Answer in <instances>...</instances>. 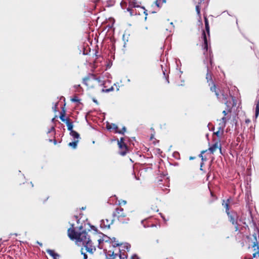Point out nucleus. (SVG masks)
<instances>
[{
	"label": "nucleus",
	"mask_w": 259,
	"mask_h": 259,
	"mask_svg": "<svg viewBox=\"0 0 259 259\" xmlns=\"http://www.w3.org/2000/svg\"><path fill=\"white\" fill-rule=\"evenodd\" d=\"M110 242L112 243V248L108 251L104 250L107 259H115L117 257L119 259L127 258L126 252L129 251L131 247L128 243H119L114 237L110 238Z\"/></svg>",
	"instance_id": "1"
},
{
	"label": "nucleus",
	"mask_w": 259,
	"mask_h": 259,
	"mask_svg": "<svg viewBox=\"0 0 259 259\" xmlns=\"http://www.w3.org/2000/svg\"><path fill=\"white\" fill-rule=\"evenodd\" d=\"M68 235L71 239H76L78 243L82 244L89 253L92 254L96 250V247L93 245L90 237L86 231L78 233L73 229L69 228L68 230Z\"/></svg>",
	"instance_id": "2"
},
{
	"label": "nucleus",
	"mask_w": 259,
	"mask_h": 259,
	"mask_svg": "<svg viewBox=\"0 0 259 259\" xmlns=\"http://www.w3.org/2000/svg\"><path fill=\"white\" fill-rule=\"evenodd\" d=\"M95 81H97L101 86H104L107 81L102 80L100 77H96L94 75H92L91 76L85 77L83 79V83L89 87H93V82Z\"/></svg>",
	"instance_id": "3"
},
{
	"label": "nucleus",
	"mask_w": 259,
	"mask_h": 259,
	"mask_svg": "<svg viewBox=\"0 0 259 259\" xmlns=\"http://www.w3.org/2000/svg\"><path fill=\"white\" fill-rule=\"evenodd\" d=\"M118 145L119 148V153L120 155L124 156L128 152L127 147L124 142L123 138H121L120 140L118 141Z\"/></svg>",
	"instance_id": "4"
},
{
	"label": "nucleus",
	"mask_w": 259,
	"mask_h": 259,
	"mask_svg": "<svg viewBox=\"0 0 259 259\" xmlns=\"http://www.w3.org/2000/svg\"><path fill=\"white\" fill-rule=\"evenodd\" d=\"M207 71H208V68H207ZM206 78L208 82L210 81V82H211V83L212 84V85L210 87V90L212 92H215V94L217 97L218 98V99H221V98L220 96L219 93V92L216 89L215 85L212 81L211 75L209 74L208 72H207V73L206 74Z\"/></svg>",
	"instance_id": "5"
},
{
	"label": "nucleus",
	"mask_w": 259,
	"mask_h": 259,
	"mask_svg": "<svg viewBox=\"0 0 259 259\" xmlns=\"http://www.w3.org/2000/svg\"><path fill=\"white\" fill-rule=\"evenodd\" d=\"M107 128L108 130H114L115 133H118L122 135H123L126 131V128L125 126L122 127V130H119L117 125L114 123H107Z\"/></svg>",
	"instance_id": "6"
},
{
	"label": "nucleus",
	"mask_w": 259,
	"mask_h": 259,
	"mask_svg": "<svg viewBox=\"0 0 259 259\" xmlns=\"http://www.w3.org/2000/svg\"><path fill=\"white\" fill-rule=\"evenodd\" d=\"M113 215L114 217H117L118 219H119L120 218H123L125 216L123 212V209L121 207L117 208Z\"/></svg>",
	"instance_id": "7"
},
{
	"label": "nucleus",
	"mask_w": 259,
	"mask_h": 259,
	"mask_svg": "<svg viewBox=\"0 0 259 259\" xmlns=\"http://www.w3.org/2000/svg\"><path fill=\"white\" fill-rule=\"evenodd\" d=\"M218 149H219L220 153H222L221 144H220L219 142H216L210 146L208 150L210 151L211 153L213 154Z\"/></svg>",
	"instance_id": "8"
},
{
	"label": "nucleus",
	"mask_w": 259,
	"mask_h": 259,
	"mask_svg": "<svg viewBox=\"0 0 259 259\" xmlns=\"http://www.w3.org/2000/svg\"><path fill=\"white\" fill-rule=\"evenodd\" d=\"M110 238L108 237L107 236H104L102 238V239H100L98 240L99 242V247L100 248H102L103 247V245H101V244L102 243L105 242V243H107L108 242H110Z\"/></svg>",
	"instance_id": "9"
},
{
	"label": "nucleus",
	"mask_w": 259,
	"mask_h": 259,
	"mask_svg": "<svg viewBox=\"0 0 259 259\" xmlns=\"http://www.w3.org/2000/svg\"><path fill=\"white\" fill-rule=\"evenodd\" d=\"M224 124H223V126H219L218 127V130L214 133V134H215L218 137L220 138L224 133Z\"/></svg>",
	"instance_id": "10"
},
{
	"label": "nucleus",
	"mask_w": 259,
	"mask_h": 259,
	"mask_svg": "<svg viewBox=\"0 0 259 259\" xmlns=\"http://www.w3.org/2000/svg\"><path fill=\"white\" fill-rule=\"evenodd\" d=\"M228 217L229 218L230 221L232 223L233 225H236L237 224V220H236V214H231L229 212V214H228Z\"/></svg>",
	"instance_id": "11"
},
{
	"label": "nucleus",
	"mask_w": 259,
	"mask_h": 259,
	"mask_svg": "<svg viewBox=\"0 0 259 259\" xmlns=\"http://www.w3.org/2000/svg\"><path fill=\"white\" fill-rule=\"evenodd\" d=\"M202 38H203V42H204L203 45V48H204V50H206V51H207V50H208V44H207L206 35V34H205V32L204 31H203Z\"/></svg>",
	"instance_id": "12"
},
{
	"label": "nucleus",
	"mask_w": 259,
	"mask_h": 259,
	"mask_svg": "<svg viewBox=\"0 0 259 259\" xmlns=\"http://www.w3.org/2000/svg\"><path fill=\"white\" fill-rule=\"evenodd\" d=\"M231 118L230 116H224L220 119V122L219 124V126H223V124H224V127L226 126V122L228 121Z\"/></svg>",
	"instance_id": "13"
},
{
	"label": "nucleus",
	"mask_w": 259,
	"mask_h": 259,
	"mask_svg": "<svg viewBox=\"0 0 259 259\" xmlns=\"http://www.w3.org/2000/svg\"><path fill=\"white\" fill-rule=\"evenodd\" d=\"M47 252L50 254V255L54 259H56L57 257H60V255L56 253L54 250L47 249Z\"/></svg>",
	"instance_id": "14"
},
{
	"label": "nucleus",
	"mask_w": 259,
	"mask_h": 259,
	"mask_svg": "<svg viewBox=\"0 0 259 259\" xmlns=\"http://www.w3.org/2000/svg\"><path fill=\"white\" fill-rule=\"evenodd\" d=\"M65 123L67 126L68 130L70 132H71V131H74L73 130V125L72 122L70 121V119L69 118H66Z\"/></svg>",
	"instance_id": "15"
},
{
	"label": "nucleus",
	"mask_w": 259,
	"mask_h": 259,
	"mask_svg": "<svg viewBox=\"0 0 259 259\" xmlns=\"http://www.w3.org/2000/svg\"><path fill=\"white\" fill-rule=\"evenodd\" d=\"M70 135L71 137H73V138L74 139V140L75 139L78 140V139L79 138V134L74 131H71V132H70Z\"/></svg>",
	"instance_id": "16"
},
{
	"label": "nucleus",
	"mask_w": 259,
	"mask_h": 259,
	"mask_svg": "<svg viewBox=\"0 0 259 259\" xmlns=\"http://www.w3.org/2000/svg\"><path fill=\"white\" fill-rule=\"evenodd\" d=\"M78 143V140H75L73 142H70L68 145L72 147L73 149H76L77 144Z\"/></svg>",
	"instance_id": "17"
},
{
	"label": "nucleus",
	"mask_w": 259,
	"mask_h": 259,
	"mask_svg": "<svg viewBox=\"0 0 259 259\" xmlns=\"http://www.w3.org/2000/svg\"><path fill=\"white\" fill-rule=\"evenodd\" d=\"M204 22L206 31H207L208 35H209V26L208 24V21L206 17H204Z\"/></svg>",
	"instance_id": "18"
},
{
	"label": "nucleus",
	"mask_w": 259,
	"mask_h": 259,
	"mask_svg": "<svg viewBox=\"0 0 259 259\" xmlns=\"http://www.w3.org/2000/svg\"><path fill=\"white\" fill-rule=\"evenodd\" d=\"M229 199H227L226 203H225V204L223 203V205H224V207L226 208V212L227 213V214H229Z\"/></svg>",
	"instance_id": "19"
},
{
	"label": "nucleus",
	"mask_w": 259,
	"mask_h": 259,
	"mask_svg": "<svg viewBox=\"0 0 259 259\" xmlns=\"http://www.w3.org/2000/svg\"><path fill=\"white\" fill-rule=\"evenodd\" d=\"M102 223L103 224H104V226L105 227H108L109 228L110 227V224L109 223V222L108 220H102Z\"/></svg>",
	"instance_id": "20"
},
{
	"label": "nucleus",
	"mask_w": 259,
	"mask_h": 259,
	"mask_svg": "<svg viewBox=\"0 0 259 259\" xmlns=\"http://www.w3.org/2000/svg\"><path fill=\"white\" fill-rule=\"evenodd\" d=\"M259 114V101L256 105L255 108V117H257Z\"/></svg>",
	"instance_id": "21"
},
{
	"label": "nucleus",
	"mask_w": 259,
	"mask_h": 259,
	"mask_svg": "<svg viewBox=\"0 0 259 259\" xmlns=\"http://www.w3.org/2000/svg\"><path fill=\"white\" fill-rule=\"evenodd\" d=\"M113 90H114V88L112 86L111 87H110V88L107 89H103L102 90V92H104V93H108L109 92L113 91Z\"/></svg>",
	"instance_id": "22"
},
{
	"label": "nucleus",
	"mask_w": 259,
	"mask_h": 259,
	"mask_svg": "<svg viewBox=\"0 0 259 259\" xmlns=\"http://www.w3.org/2000/svg\"><path fill=\"white\" fill-rule=\"evenodd\" d=\"M60 119H61L62 121L66 122V119H65V118L64 113H62L61 114V115H60Z\"/></svg>",
	"instance_id": "23"
},
{
	"label": "nucleus",
	"mask_w": 259,
	"mask_h": 259,
	"mask_svg": "<svg viewBox=\"0 0 259 259\" xmlns=\"http://www.w3.org/2000/svg\"><path fill=\"white\" fill-rule=\"evenodd\" d=\"M255 247L257 248V249L258 250L256 253L259 254V247L258 246L257 242L256 241L253 243V247L255 248Z\"/></svg>",
	"instance_id": "24"
},
{
	"label": "nucleus",
	"mask_w": 259,
	"mask_h": 259,
	"mask_svg": "<svg viewBox=\"0 0 259 259\" xmlns=\"http://www.w3.org/2000/svg\"><path fill=\"white\" fill-rule=\"evenodd\" d=\"M161 1H162V3H164L165 2V0H157L155 2V4L158 8L160 7V4Z\"/></svg>",
	"instance_id": "25"
},
{
	"label": "nucleus",
	"mask_w": 259,
	"mask_h": 259,
	"mask_svg": "<svg viewBox=\"0 0 259 259\" xmlns=\"http://www.w3.org/2000/svg\"><path fill=\"white\" fill-rule=\"evenodd\" d=\"M229 112H230V111H226L224 110V111H223V113L224 114V116H229L228 115Z\"/></svg>",
	"instance_id": "26"
},
{
	"label": "nucleus",
	"mask_w": 259,
	"mask_h": 259,
	"mask_svg": "<svg viewBox=\"0 0 259 259\" xmlns=\"http://www.w3.org/2000/svg\"><path fill=\"white\" fill-rule=\"evenodd\" d=\"M52 132H55V127L54 126L51 127V128L48 131V133H50Z\"/></svg>",
	"instance_id": "27"
},
{
	"label": "nucleus",
	"mask_w": 259,
	"mask_h": 259,
	"mask_svg": "<svg viewBox=\"0 0 259 259\" xmlns=\"http://www.w3.org/2000/svg\"><path fill=\"white\" fill-rule=\"evenodd\" d=\"M58 104L56 103L54 105V106L53 107V109L55 112L57 111V108Z\"/></svg>",
	"instance_id": "28"
},
{
	"label": "nucleus",
	"mask_w": 259,
	"mask_h": 259,
	"mask_svg": "<svg viewBox=\"0 0 259 259\" xmlns=\"http://www.w3.org/2000/svg\"><path fill=\"white\" fill-rule=\"evenodd\" d=\"M196 11H197V14H198V15H199V14H200V12L199 7V6H196Z\"/></svg>",
	"instance_id": "29"
},
{
	"label": "nucleus",
	"mask_w": 259,
	"mask_h": 259,
	"mask_svg": "<svg viewBox=\"0 0 259 259\" xmlns=\"http://www.w3.org/2000/svg\"><path fill=\"white\" fill-rule=\"evenodd\" d=\"M222 96L223 97H222L223 100H226L227 99V96L225 95L224 93L222 94Z\"/></svg>",
	"instance_id": "30"
},
{
	"label": "nucleus",
	"mask_w": 259,
	"mask_h": 259,
	"mask_svg": "<svg viewBox=\"0 0 259 259\" xmlns=\"http://www.w3.org/2000/svg\"><path fill=\"white\" fill-rule=\"evenodd\" d=\"M71 100L72 102H78L79 101L77 97H75V98L72 99Z\"/></svg>",
	"instance_id": "31"
},
{
	"label": "nucleus",
	"mask_w": 259,
	"mask_h": 259,
	"mask_svg": "<svg viewBox=\"0 0 259 259\" xmlns=\"http://www.w3.org/2000/svg\"><path fill=\"white\" fill-rule=\"evenodd\" d=\"M81 253L83 254L84 259H87V258H88L87 255L84 252H83L82 251H81Z\"/></svg>",
	"instance_id": "32"
},
{
	"label": "nucleus",
	"mask_w": 259,
	"mask_h": 259,
	"mask_svg": "<svg viewBox=\"0 0 259 259\" xmlns=\"http://www.w3.org/2000/svg\"><path fill=\"white\" fill-rule=\"evenodd\" d=\"M131 259H138L136 254H134L132 256Z\"/></svg>",
	"instance_id": "33"
},
{
	"label": "nucleus",
	"mask_w": 259,
	"mask_h": 259,
	"mask_svg": "<svg viewBox=\"0 0 259 259\" xmlns=\"http://www.w3.org/2000/svg\"><path fill=\"white\" fill-rule=\"evenodd\" d=\"M127 10L130 12V13H131V15H133V13H132V10L130 9V8H127Z\"/></svg>",
	"instance_id": "34"
},
{
	"label": "nucleus",
	"mask_w": 259,
	"mask_h": 259,
	"mask_svg": "<svg viewBox=\"0 0 259 259\" xmlns=\"http://www.w3.org/2000/svg\"><path fill=\"white\" fill-rule=\"evenodd\" d=\"M205 152L204 151H203L201 152V153L200 154L199 156L201 157V158H202L203 157V156H202V154L204 153Z\"/></svg>",
	"instance_id": "35"
},
{
	"label": "nucleus",
	"mask_w": 259,
	"mask_h": 259,
	"mask_svg": "<svg viewBox=\"0 0 259 259\" xmlns=\"http://www.w3.org/2000/svg\"><path fill=\"white\" fill-rule=\"evenodd\" d=\"M53 143L55 145H56L57 144V141L56 140L54 139L53 141Z\"/></svg>",
	"instance_id": "36"
},
{
	"label": "nucleus",
	"mask_w": 259,
	"mask_h": 259,
	"mask_svg": "<svg viewBox=\"0 0 259 259\" xmlns=\"http://www.w3.org/2000/svg\"><path fill=\"white\" fill-rule=\"evenodd\" d=\"M6 255H7L6 254H5V255H3V257H4V259H5L6 258H7V257H8V256L7 255V256H6Z\"/></svg>",
	"instance_id": "37"
},
{
	"label": "nucleus",
	"mask_w": 259,
	"mask_h": 259,
	"mask_svg": "<svg viewBox=\"0 0 259 259\" xmlns=\"http://www.w3.org/2000/svg\"><path fill=\"white\" fill-rule=\"evenodd\" d=\"M253 257H256V256H255V253H254L253 254Z\"/></svg>",
	"instance_id": "38"
},
{
	"label": "nucleus",
	"mask_w": 259,
	"mask_h": 259,
	"mask_svg": "<svg viewBox=\"0 0 259 259\" xmlns=\"http://www.w3.org/2000/svg\"><path fill=\"white\" fill-rule=\"evenodd\" d=\"M249 121H250V120L249 119L246 120V123L249 122Z\"/></svg>",
	"instance_id": "39"
},
{
	"label": "nucleus",
	"mask_w": 259,
	"mask_h": 259,
	"mask_svg": "<svg viewBox=\"0 0 259 259\" xmlns=\"http://www.w3.org/2000/svg\"><path fill=\"white\" fill-rule=\"evenodd\" d=\"M54 121H55V118H53V119H52V122H54Z\"/></svg>",
	"instance_id": "40"
},
{
	"label": "nucleus",
	"mask_w": 259,
	"mask_h": 259,
	"mask_svg": "<svg viewBox=\"0 0 259 259\" xmlns=\"http://www.w3.org/2000/svg\"><path fill=\"white\" fill-rule=\"evenodd\" d=\"M210 64H211V63H212V60H211V58H210Z\"/></svg>",
	"instance_id": "41"
},
{
	"label": "nucleus",
	"mask_w": 259,
	"mask_h": 259,
	"mask_svg": "<svg viewBox=\"0 0 259 259\" xmlns=\"http://www.w3.org/2000/svg\"><path fill=\"white\" fill-rule=\"evenodd\" d=\"M123 203L124 204H126V201H123Z\"/></svg>",
	"instance_id": "42"
},
{
	"label": "nucleus",
	"mask_w": 259,
	"mask_h": 259,
	"mask_svg": "<svg viewBox=\"0 0 259 259\" xmlns=\"http://www.w3.org/2000/svg\"><path fill=\"white\" fill-rule=\"evenodd\" d=\"M144 13L145 14L146 16L147 15V13L146 12V11H144Z\"/></svg>",
	"instance_id": "43"
},
{
	"label": "nucleus",
	"mask_w": 259,
	"mask_h": 259,
	"mask_svg": "<svg viewBox=\"0 0 259 259\" xmlns=\"http://www.w3.org/2000/svg\"><path fill=\"white\" fill-rule=\"evenodd\" d=\"M49 141H50V142H52L53 141V140H51V139H50V140H49Z\"/></svg>",
	"instance_id": "44"
},
{
	"label": "nucleus",
	"mask_w": 259,
	"mask_h": 259,
	"mask_svg": "<svg viewBox=\"0 0 259 259\" xmlns=\"http://www.w3.org/2000/svg\"><path fill=\"white\" fill-rule=\"evenodd\" d=\"M201 160H202V161L204 160V158H203V157L201 158Z\"/></svg>",
	"instance_id": "45"
},
{
	"label": "nucleus",
	"mask_w": 259,
	"mask_h": 259,
	"mask_svg": "<svg viewBox=\"0 0 259 259\" xmlns=\"http://www.w3.org/2000/svg\"><path fill=\"white\" fill-rule=\"evenodd\" d=\"M74 217L76 219H77V217L75 215Z\"/></svg>",
	"instance_id": "46"
},
{
	"label": "nucleus",
	"mask_w": 259,
	"mask_h": 259,
	"mask_svg": "<svg viewBox=\"0 0 259 259\" xmlns=\"http://www.w3.org/2000/svg\"><path fill=\"white\" fill-rule=\"evenodd\" d=\"M170 24H171V25H172V26H173V23H172V22H171V23H170Z\"/></svg>",
	"instance_id": "47"
},
{
	"label": "nucleus",
	"mask_w": 259,
	"mask_h": 259,
	"mask_svg": "<svg viewBox=\"0 0 259 259\" xmlns=\"http://www.w3.org/2000/svg\"><path fill=\"white\" fill-rule=\"evenodd\" d=\"M202 165H203V163H202L201 164V167H202Z\"/></svg>",
	"instance_id": "48"
},
{
	"label": "nucleus",
	"mask_w": 259,
	"mask_h": 259,
	"mask_svg": "<svg viewBox=\"0 0 259 259\" xmlns=\"http://www.w3.org/2000/svg\"><path fill=\"white\" fill-rule=\"evenodd\" d=\"M108 82L109 83H110V82H110V81H109V80H108Z\"/></svg>",
	"instance_id": "49"
},
{
	"label": "nucleus",
	"mask_w": 259,
	"mask_h": 259,
	"mask_svg": "<svg viewBox=\"0 0 259 259\" xmlns=\"http://www.w3.org/2000/svg\"><path fill=\"white\" fill-rule=\"evenodd\" d=\"M94 101L95 102H97V101H96V100H94Z\"/></svg>",
	"instance_id": "50"
}]
</instances>
